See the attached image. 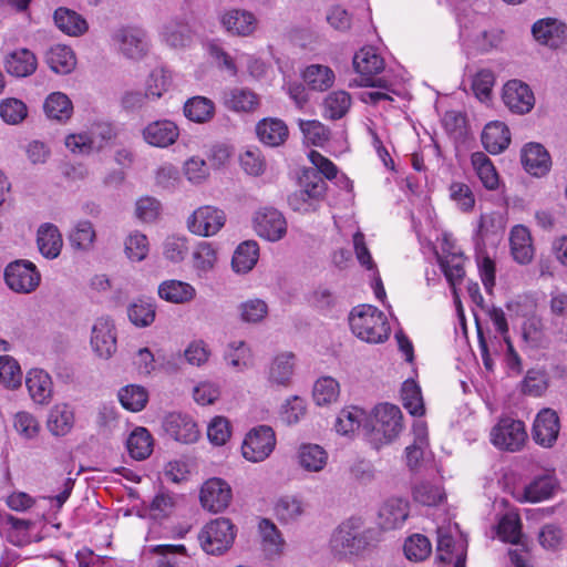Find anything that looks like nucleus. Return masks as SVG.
<instances>
[{
  "label": "nucleus",
  "instance_id": "f257e3e1",
  "mask_svg": "<svg viewBox=\"0 0 567 567\" xmlns=\"http://www.w3.org/2000/svg\"><path fill=\"white\" fill-rule=\"evenodd\" d=\"M349 324L355 337L368 343H382L390 336L384 313L371 305H359L349 315Z\"/></svg>",
  "mask_w": 567,
  "mask_h": 567
},
{
  "label": "nucleus",
  "instance_id": "f03ea898",
  "mask_svg": "<svg viewBox=\"0 0 567 567\" xmlns=\"http://www.w3.org/2000/svg\"><path fill=\"white\" fill-rule=\"evenodd\" d=\"M373 429L371 443L375 449L390 444L399 437L404 429L403 415L399 406L390 403H381L373 410Z\"/></svg>",
  "mask_w": 567,
  "mask_h": 567
},
{
  "label": "nucleus",
  "instance_id": "7ed1b4c3",
  "mask_svg": "<svg viewBox=\"0 0 567 567\" xmlns=\"http://www.w3.org/2000/svg\"><path fill=\"white\" fill-rule=\"evenodd\" d=\"M327 192V184L312 168H306L300 176V189L288 197V204L295 212H315Z\"/></svg>",
  "mask_w": 567,
  "mask_h": 567
},
{
  "label": "nucleus",
  "instance_id": "20e7f679",
  "mask_svg": "<svg viewBox=\"0 0 567 567\" xmlns=\"http://www.w3.org/2000/svg\"><path fill=\"white\" fill-rule=\"evenodd\" d=\"M235 536V525L228 518L218 517L203 526L197 539L206 554L219 556L233 546Z\"/></svg>",
  "mask_w": 567,
  "mask_h": 567
},
{
  "label": "nucleus",
  "instance_id": "39448f33",
  "mask_svg": "<svg viewBox=\"0 0 567 567\" xmlns=\"http://www.w3.org/2000/svg\"><path fill=\"white\" fill-rule=\"evenodd\" d=\"M112 137L113 131L111 126L95 124L87 131L68 134L64 137V145L75 156H89L102 151Z\"/></svg>",
  "mask_w": 567,
  "mask_h": 567
},
{
  "label": "nucleus",
  "instance_id": "423d86ee",
  "mask_svg": "<svg viewBox=\"0 0 567 567\" xmlns=\"http://www.w3.org/2000/svg\"><path fill=\"white\" fill-rule=\"evenodd\" d=\"M353 66L360 74L358 86H371L389 90V82L383 78H374L384 69V60L372 47L360 49L353 56Z\"/></svg>",
  "mask_w": 567,
  "mask_h": 567
},
{
  "label": "nucleus",
  "instance_id": "0eeeda50",
  "mask_svg": "<svg viewBox=\"0 0 567 567\" xmlns=\"http://www.w3.org/2000/svg\"><path fill=\"white\" fill-rule=\"evenodd\" d=\"M365 545L362 520L354 517L340 524L330 539L331 549L340 556L358 554Z\"/></svg>",
  "mask_w": 567,
  "mask_h": 567
},
{
  "label": "nucleus",
  "instance_id": "6e6552de",
  "mask_svg": "<svg viewBox=\"0 0 567 567\" xmlns=\"http://www.w3.org/2000/svg\"><path fill=\"white\" fill-rule=\"evenodd\" d=\"M489 437L498 450L518 452L524 447L528 436L523 421L503 417L492 427Z\"/></svg>",
  "mask_w": 567,
  "mask_h": 567
},
{
  "label": "nucleus",
  "instance_id": "1a4fd4ad",
  "mask_svg": "<svg viewBox=\"0 0 567 567\" xmlns=\"http://www.w3.org/2000/svg\"><path fill=\"white\" fill-rule=\"evenodd\" d=\"M227 221L226 213L214 205L197 207L186 220L188 231L198 237H213L217 235Z\"/></svg>",
  "mask_w": 567,
  "mask_h": 567
},
{
  "label": "nucleus",
  "instance_id": "9d476101",
  "mask_svg": "<svg viewBox=\"0 0 567 567\" xmlns=\"http://www.w3.org/2000/svg\"><path fill=\"white\" fill-rule=\"evenodd\" d=\"M276 446L274 430L267 425H259L250 430L241 445L243 456L252 463L265 461Z\"/></svg>",
  "mask_w": 567,
  "mask_h": 567
},
{
  "label": "nucleus",
  "instance_id": "9b49d317",
  "mask_svg": "<svg viewBox=\"0 0 567 567\" xmlns=\"http://www.w3.org/2000/svg\"><path fill=\"white\" fill-rule=\"evenodd\" d=\"M41 276L34 264L29 260H16L4 269L7 286L18 293H30L40 285Z\"/></svg>",
  "mask_w": 567,
  "mask_h": 567
},
{
  "label": "nucleus",
  "instance_id": "f8f14e48",
  "mask_svg": "<svg viewBox=\"0 0 567 567\" xmlns=\"http://www.w3.org/2000/svg\"><path fill=\"white\" fill-rule=\"evenodd\" d=\"M90 344L101 359H110L116 352V332L113 320L107 316L97 318L91 329Z\"/></svg>",
  "mask_w": 567,
  "mask_h": 567
},
{
  "label": "nucleus",
  "instance_id": "ddd939ff",
  "mask_svg": "<svg viewBox=\"0 0 567 567\" xmlns=\"http://www.w3.org/2000/svg\"><path fill=\"white\" fill-rule=\"evenodd\" d=\"M254 228L259 237L275 243L286 236L287 220L278 209L266 207L255 214Z\"/></svg>",
  "mask_w": 567,
  "mask_h": 567
},
{
  "label": "nucleus",
  "instance_id": "4468645a",
  "mask_svg": "<svg viewBox=\"0 0 567 567\" xmlns=\"http://www.w3.org/2000/svg\"><path fill=\"white\" fill-rule=\"evenodd\" d=\"M231 497L230 486L218 477L207 480L200 488V504L212 513L225 511L229 506Z\"/></svg>",
  "mask_w": 567,
  "mask_h": 567
},
{
  "label": "nucleus",
  "instance_id": "2eb2a0df",
  "mask_svg": "<svg viewBox=\"0 0 567 567\" xmlns=\"http://www.w3.org/2000/svg\"><path fill=\"white\" fill-rule=\"evenodd\" d=\"M112 40L117 50L128 59H141L147 51L146 34L138 28H121L113 33Z\"/></svg>",
  "mask_w": 567,
  "mask_h": 567
},
{
  "label": "nucleus",
  "instance_id": "dca6fc26",
  "mask_svg": "<svg viewBox=\"0 0 567 567\" xmlns=\"http://www.w3.org/2000/svg\"><path fill=\"white\" fill-rule=\"evenodd\" d=\"M559 429V417L556 411L544 408L534 420L532 429L533 440L543 447H551L558 439Z\"/></svg>",
  "mask_w": 567,
  "mask_h": 567
},
{
  "label": "nucleus",
  "instance_id": "f3484780",
  "mask_svg": "<svg viewBox=\"0 0 567 567\" xmlns=\"http://www.w3.org/2000/svg\"><path fill=\"white\" fill-rule=\"evenodd\" d=\"M502 99L506 107L516 114L529 113L535 105L534 93L519 80H511L504 85Z\"/></svg>",
  "mask_w": 567,
  "mask_h": 567
},
{
  "label": "nucleus",
  "instance_id": "a211bd4d",
  "mask_svg": "<svg viewBox=\"0 0 567 567\" xmlns=\"http://www.w3.org/2000/svg\"><path fill=\"white\" fill-rule=\"evenodd\" d=\"M410 514V504L401 497L388 498L379 508L377 523L383 530L401 528Z\"/></svg>",
  "mask_w": 567,
  "mask_h": 567
},
{
  "label": "nucleus",
  "instance_id": "6ab92c4d",
  "mask_svg": "<svg viewBox=\"0 0 567 567\" xmlns=\"http://www.w3.org/2000/svg\"><path fill=\"white\" fill-rule=\"evenodd\" d=\"M144 141L154 146L165 148L173 145L178 136V126L169 120H158L151 122L143 128Z\"/></svg>",
  "mask_w": 567,
  "mask_h": 567
},
{
  "label": "nucleus",
  "instance_id": "aec40b11",
  "mask_svg": "<svg viewBox=\"0 0 567 567\" xmlns=\"http://www.w3.org/2000/svg\"><path fill=\"white\" fill-rule=\"evenodd\" d=\"M534 38L542 44L558 48L567 41V25L557 19L538 20L532 28Z\"/></svg>",
  "mask_w": 567,
  "mask_h": 567
},
{
  "label": "nucleus",
  "instance_id": "412c9836",
  "mask_svg": "<svg viewBox=\"0 0 567 567\" xmlns=\"http://www.w3.org/2000/svg\"><path fill=\"white\" fill-rule=\"evenodd\" d=\"M164 429L175 441L186 444L196 442L199 436L196 423L186 414H168L164 420Z\"/></svg>",
  "mask_w": 567,
  "mask_h": 567
},
{
  "label": "nucleus",
  "instance_id": "4be33fe9",
  "mask_svg": "<svg viewBox=\"0 0 567 567\" xmlns=\"http://www.w3.org/2000/svg\"><path fill=\"white\" fill-rule=\"evenodd\" d=\"M295 373V357L284 352L276 355L266 370L267 381L270 386L287 388L290 385Z\"/></svg>",
  "mask_w": 567,
  "mask_h": 567
},
{
  "label": "nucleus",
  "instance_id": "5701e85b",
  "mask_svg": "<svg viewBox=\"0 0 567 567\" xmlns=\"http://www.w3.org/2000/svg\"><path fill=\"white\" fill-rule=\"evenodd\" d=\"M558 488V481L554 473H545L535 477L517 496L519 502L537 503L550 498Z\"/></svg>",
  "mask_w": 567,
  "mask_h": 567
},
{
  "label": "nucleus",
  "instance_id": "b1692460",
  "mask_svg": "<svg viewBox=\"0 0 567 567\" xmlns=\"http://www.w3.org/2000/svg\"><path fill=\"white\" fill-rule=\"evenodd\" d=\"M511 254L520 265L529 264L535 254L529 229L524 225H516L509 233Z\"/></svg>",
  "mask_w": 567,
  "mask_h": 567
},
{
  "label": "nucleus",
  "instance_id": "393cba45",
  "mask_svg": "<svg viewBox=\"0 0 567 567\" xmlns=\"http://www.w3.org/2000/svg\"><path fill=\"white\" fill-rule=\"evenodd\" d=\"M75 423V413L73 406L68 403H56L49 412L47 426L54 436H64L69 434Z\"/></svg>",
  "mask_w": 567,
  "mask_h": 567
},
{
  "label": "nucleus",
  "instance_id": "a878e982",
  "mask_svg": "<svg viewBox=\"0 0 567 567\" xmlns=\"http://www.w3.org/2000/svg\"><path fill=\"white\" fill-rule=\"evenodd\" d=\"M6 71L16 78H27L33 74L38 66V60L33 52L28 49H18L4 58Z\"/></svg>",
  "mask_w": 567,
  "mask_h": 567
},
{
  "label": "nucleus",
  "instance_id": "bb28decb",
  "mask_svg": "<svg viewBox=\"0 0 567 567\" xmlns=\"http://www.w3.org/2000/svg\"><path fill=\"white\" fill-rule=\"evenodd\" d=\"M221 24L231 34L248 37L257 28V18L249 11L233 9L223 14Z\"/></svg>",
  "mask_w": 567,
  "mask_h": 567
},
{
  "label": "nucleus",
  "instance_id": "cd10ccee",
  "mask_svg": "<svg viewBox=\"0 0 567 567\" xmlns=\"http://www.w3.org/2000/svg\"><path fill=\"white\" fill-rule=\"evenodd\" d=\"M522 164L534 176L545 175L550 167V157L543 145L529 143L522 150Z\"/></svg>",
  "mask_w": 567,
  "mask_h": 567
},
{
  "label": "nucleus",
  "instance_id": "c85d7f7f",
  "mask_svg": "<svg viewBox=\"0 0 567 567\" xmlns=\"http://www.w3.org/2000/svg\"><path fill=\"white\" fill-rule=\"evenodd\" d=\"M256 133L261 143L276 147L286 142L289 131L282 120L267 117L258 122Z\"/></svg>",
  "mask_w": 567,
  "mask_h": 567
},
{
  "label": "nucleus",
  "instance_id": "c756f323",
  "mask_svg": "<svg viewBox=\"0 0 567 567\" xmlns=\"http://www.w3.org/2000/svg\"><path fill=\"white\" fill-rule=\"evenodd\" d=\"M482 143L488 153H502L511 143L508 127L499 121L486 124L482 132Z\"/></svg>",
  "mask_w": 567,
  "mask_h": 567
},
{
  "label": "nucleus",
  "instance_id": "7c9ffc66",
  "mask_svg": "<svg viewBox=\"0 0 567 567\" xmlns=\"http://www.w3.org/2000/svg\"><path fill=\"white\" fill-rule=\"evenodd\" d=\"M37 244L41 255L48 259L56 258L63 247L59 228L53 224H43L38 229Z\"/></svg>",
  "mask_w": 567,
  "mask_h": 567
},
{
  "label": "nucleus",
  "instance_id": "2f4dec72",
  "mask_svg": "<svg viewBox=\"0 0 567 567\" xmlns=\"http://www.w3.org/2000/svg\"><path fill=\"white\" fill-rule=\"evenodd\" d=\"M306 503L295 495L281 496L274 506L276 518L285 525L299 520L306 514Z\"/></svg>",
  "mask_w": 567,
  "mask_h": 567
},
{
  "label": "nucleus",
  "instance_id": "473e14b6",
  "mask_svg": "<svg viewBox=\"0 0 567 567\" xmlns=\"http://www.w3.org/2000/svg\"><path fill=\"white\" fill-rule=\"evenodd\" d=\"M31 399L38 404H45L52 395V381L50 375L43 370L32 369L25 378Z\"/></svg>",
  "mask_w": 567,
  "mask_h": 567
},
{
  "label": "nucleus",
  "instance_id": "72a5a7b5",
  "mask_svg": "<svg viewBox=\"0 0 567 567\" xmlns=\"http://www.w3.org/2000/svg\"><path fill=\"white\" fill-rule=\"evenodd\" d=\"M161 37L171 48L181 49L192 43L193 31L186 22L172 19L163 25Z\"/></svg>",
  "mask_w": 567,
  "mask_h": 567
},
{
  "label": "nucleus",
  "instance_id": "f704fd0d",
  "mask_svg": "<svg viewBox=\"0 0 567 567\" xmlns=\"http://www.w3.org/2000/svg\"><path fill=\"white\" fill-rule=\"evenodd\" d=\"M68 240L70 246L76 251H90L96 240V230L92 221L80 219L71 228Z\"/></svg>",
  "mask_w": 567,
  "mask_h": 567
},
{
  "label": "nucleus",
  "instance_id": "c9c22d12",
  "mask_svg": "<svg viewBox=\"0 0 567 567\" xmlns=\"http://www.w3.org/2000/svg\"><path fill=\"white\" fill-rule=\"evenodd\" d=\"M158 296L172 303H187L196 297V289L188 282L171 279L158 286Z\"/></svg>",
  "mask_w": 567,
  "mask_h": 567
},
{
  "label": "nucleus",
  "instance_id": "e433bc0d",
  "mask_svg": "<svg viewBox=\"0 0 567 567\" xmlns=\"http://www.w3.org/2000/svg\"><path fill=\"white\" fill-rule=\"evenodd\" d=\"M258 530L265 553L270 557L280 556L284 553L286 542L275 523L268 518H262L258 524Z\"/></svg>",
  "mask_w": 567,
  "mask_h": 567
},
{
  "label": "nucleus",
  "instance_id": "4c0bfd02",
  "mask_svg": "<svg viewBox=\"0 0 567 567\" xmlns=\"http://www.w3.org/2000/svg\"><path fill=\"white\" fill-rule=\"evenodd\" d=\"M45 61L49 68L58 74H69L76 65V59L72 49L61 44L49 49Z\"/></svg>",
  "mask_w": 567,
  "mask_h": 567
},
{
  "label": "nucleus",
  "instance_id": "58836bf2",
  "mask_svg": "<svg viewBox=\"0 0 567 567\" xmlns=\"http://www.w3.org/2000/svg\"><path fill=\"white\" fill-rule=\"evenodd\" d=\"M258 257V244L255 240H246L236 248L231 259V267L237 274H247L255 267Z\"/></svg>",
  "mask_w": 567,
  "mask_h": 567
},
{
  "label": "nucleus",
  "instance_id": "ea45409f",
  "mask_svg": "<svg viewBox=\"0 0 567 567\" xmlns=\"http://www.w3.org/2000/svg\"><path fill=\"white\" fill-rule=\"evenodd\" d=\"M224 103L235 112H254L259 106V97L249 89L235 87L225 94Z\"/></svg>",
  "mask_w": 567,
  "mask_h": 567
},
{
  "label": "nucleus",
  "instance_id": "a19ab883",
  "mask_svg": "<svg viewBox=\"0 0 567 567\" xmlns=\"http://www.w3.org/2000/svg\"><path fill=\"white\" fill-rule=\"evenodd\" d=\"M298 462L307 472H321L328 463V453L318 444H302L298 451Z\"/></svg>",
  "mask_w": 567,
  "mask_h": 567
},
{
  "label": "nucleus",
  "instance_id": "79ce46f5",
  "mask_svg": "<svg viewBox=\"0 0 567 567\" xmlns=\"http://www.w3.org/2000/svg\"><path fill=\"white\" fill-rule=\"evenodd\" d=\"M226 364L233 370L243 372L254 365V355L244 341H233L227 346L224 354Z\"/></svg>",
  "mask_w": 567,
  "mask_h": 567
},
{
  "label": "nucleus",
  "instance_id": "37998d69",
  "mask_svg": "<svg viewBox=\"0 0 567 567\" xmlns=\"http://www.w3.org/2000/svg\"><path fill=\"white\" fill-rule=\"evenodd\" d=\"M302 79L311 90L322 92L333 85L336 75L327 65L311 64L303 70Z\"/></svg>",
  "mask_w": 567,
  "mask_h": 567
},
{
  "label": "nucleus",
  "instance_id": "c03bdc74",
  "mask_svg": "<svg viewBox=\"0 0 567 567\" xmlns=\"http://www.w3.org/2000/svg\"><path fill=\"white\" fill-rule=\"evenodd\" d=\"M53 19L62 32L72 37L81 35L87 30L86 21L79 13L66 8L56 9Z\"/></svg>",
  "mask_w": 567,
  "mask_h": 567
},
{
  "label": "nucleus",
  "instance_id": "a18cd8bd",
  "mask_svg": "<svg viewBox=\"0 0 567 567\" xmlns=\"http://www.w3.org/2000/svg\"><path fill=\"white\" fill-rule=\"evenodd\" d=\"M471 163L485 188L494 190L498 187V174L487 155L483 152H475L471 156Z\"/></svg>",
  "mask_w": 567,
  "mask_h": 567
},
{
  "label": "nucleus",
  "instance_id": "49530a36",
  "mask_svg": "<svg viewBox=\"0 0 567 567\" xmlns=\"http://www.w3.org/2000/svg\"><path fill=\"white\" fill-rule=\"evenodd\" d=\"M185 116L195 123H206L215 115V104L205 96H194L184 105Z\"/></svg>",
  "mask_w": 567,
  "mask_h": 567
},
{
  "label": "nucleus",
  "instance_id": "de8ad7c7",
  "mask_svg": "<svg viewBox=\"0 0 567 567\" xmlns=\"http://www.w3.org/2000/svg\"><path fill=\"white\" fill-rule=\"evenodd\" d=\"M44 112L49 118L59 122L68 121L73 113L71 100L61 92L51 93L43 105Z\"/></svg>",
  "mask_w": 567,
  "mask_h": 567
},
{
  "label": "nucleus",
  "instance_id": "09e8293b",
  "mask_svg": "<svg viewBox=\"0 0 567 567\" xmlns=\"http://www.w3.org/2000/svg\"><path fill=\"white\" fill-rule=\"evenodd\" d=\"M130 455L135 460H145L153 451V439L144 427L135 429L126 441Z\"/></svg>",
  "mask_w": 567,
  "mask_h": 567
},
{
  "label": "nucleus",
  "instance_id": "8fccbe9b",
  "mask_svg": "<svg viewBox=\"0 0 567 567\" xmlns=\"http://www.w3.org/2000/svg\"><path fill=\"white\" fill-rule=\"evenodd\" d=\"M351 106V96L346 91H333L323 100V116L330 120L342 118Z\"/></svg>",
  "mask_w": 567,
  "mask_h": 567
},
{
  "label": "nucleus",
  "instance_id": "3c124183",
  "mask_svg": "<svg viewBox=\"0 0 567 567\" xmlns=\"http://www.w3.org/2000/svg\"><path fill=\"white\" fill-rule=\"evenodd\" d=\"M117 396L122 406L132 412L142 411L148 402L147 390L138 384H128L121 388Z\"/></svg>",
  "mask_w": 567,
  "mask_h": 567
},
{
  "label": "nucleus",
  "instance_id": "603ef678",
  "mask_svg": "<svg viewBox=\"0 0 567 567\" xmlns=\"http://www.w3.org/2000/svg\"><path fill=\"white\" fill-rule=\"evenodd\" d=\"M365 413L358 406H349L339 412L334 427L336 431L344 436H350L359 430Z\"/></svg>",
  "mask_w": 567,
  "mask_h": 567
},
{
  "label": "nucleus",
  "instance_id": "864d4df0",
  "mask_svg": "<svg viewBox=\"0 0 567 567\" xmlns=\"http://www.w3.org/2000/svg\"><path fill=\"white\" fill-rule=\"evenodd\" d=\"M340 394V385L331 377H323L316 381L312 396L317 405H330L337 402Z\"/></svg>",
  "mask_w": 567,
  "mask_h": 567
},
{
  "label": "nucleus",
  "instance_id": "5fc2aeb1",
  "mask_svg": "<svg viewBox=\"0 0 567 567\" xmlns=\"http://www.w3.org/2000/svg\"><path fill=\"white\" fill-rule=\"evenodd\" d=\"M401 398L403 406L410 412V414L417 416L424 414V404L421 389L414 380L409 379L403 382L401 389Z\"/></svg>",
  "mask_w": 567,
  "mask_h": 567
},
{
  "label": "nucleus",
  "instance_id": "6e6d98bb",
  "mask_svg": "<svg viewBox=\"0 0 567 567\" xmlns=\"http://www.w3.org/2000/svg\"><path fill=\"white\" fill-rule=\"evenodd\" d=\"M461 544L467 549L465 539L461 537L455 539L446 528L440 527L437 529V551L442 561L452 563L453 558L457 556V547Z\"/></svg>",
  "mask_w": 567,
  "mask_h": 567
},
{
  "label": "nucleus",
  "instance_id": "4d7b16f0",
  "mask_svg": "<svg viewBox=\"0 0 567 567\" xmlns=\"http://www.w3.org/2000/svg\"><path fill=\"white\" fill-rule=\"evenodd\" d=\"M172 85V75L171 73L163 69L156 68L154 69L145 84V96L151 99H159Z\"/></svg>",
  "mask_w": 567,
  "mask_h": 567
},
{
  "label": "nucleus",
  "instance_id": "13d9d810",
  "mask_svg": "<svg viewBox=\"0 0 567 567\" xmlns=\"http://www.w3.org/2000/svg\"><path fill=\"white\" fill-rule=\"evenodd\" d=\"M28 116L27 105L19 99L8 97L0 102V118L9 125H18Z\"/></svg>",
  "mask_w": 567,
  "mask_h": 567
},
{
  "label": "nucleus",
  "instance_id": "bf43d9fd",
  "mask_svg": "<svg viewBox=\"0 0 567 567\" xmlns=\"http://www.w3.org/2000/svg\"><path fill=\"white\" fill-rule=\"evenodd\" d=\"M22 382V371L16 359L0 355V383L8 389H17Z\"/></svg>",
  "mask_w": 567,
  "mask_h": 567
},
{
  "label": "nucleus",
  "instance_id": "052dcab7",
  "mask_svg": "<svg viewBox=\"0 0 567 567\" xmlns=\"http://www.w3.org/2000/svg\"><path fill=\"white\" fill-rule=\"evenodd\" d=\"M216 261V250L210 243L202 241L193 251V267L199 275L210 271Z\"/></svg>",
  "mask_w": 567,
  "mask_h": 567
},
{
  "label": "nucleus",
  "instance_id": "680f3d73",
  "mask_svg": "<svg viewBox=\"0 0 567 567\" xmlns=\"http://www.w3.org/2000/svg\"><path fill=\"white\" fill-rule=\"evenodd\" d=\"M240 320L247 323H259L268 315V305L259 298L248 299L238 306Z\"/></svg>",
  "mask_w": 567,
  "mask_h": 567
},
{
  "label": "nucleus",
  "instance_id": "e2e57ef3",
  "mask_svg": "<svg viewBox=\"0 0 567 567\" xmlns=\"http://www.w3.org/2000/svg\"><path fill=\"white\" fill-rule=\"evenodd\" d=\"M497 535L503 542L518 544L523 539L518 515L515 513L505 514L497 525Z\"/></svg>",
  "mask_w": 567,
  "mask_h": 567
},
{
  "label": "nucleus",
  "instance_id": "0e129e2a",
  "mask_svg": "<svg viewBox=\"0 0 567 567\" xmlns=\"http://www.w3.org/2000/svg\"><path fill=\"white\" fill-rule=\"evenodd\" d=\"M130 321L136 327H147L155 320V307L145 300L138 299L127 308Z\"/></svg>",
  "mask_w": 567,
  "mask_h": 567
},
{
  "label": "nucleus",
  "instance_id": "69168bd1",
  "mask_svg": "<svg viewBox=\"0 0 567 567\" xmlns=\"http://www.w3.org/2000/svg\"><path fill=\"white\" fill-rule=\"evenodd\" d=\"M440 265L451 286L455 287L463 279L465 270L464 259L461 252L440 257Z\"/></svg>",
  "mask_w": 567,
  "mask_h": 567
},
{
  "label": "nucleus",
  "instance_id": "338daca9",
  "mask_svg": "<svg viewBox=\"0 0 567 567\" xmlns=\"http://www.w3.org/2000/svg\"><path fill=\"white\" fill-rule=\"evenodd\" d=\"M178 497L169 492L161 491L153 498L150 513L155 519H162L172 515L177 506Z\"/></svg>",
  "mask_w": 567,
  "mask_h": 567
},
{
  "label": "nucleus",
  "instance_id": "774afa93",
  "mask_svg": "<svg viewBox=\"0 0 567 567\" xmlns=\"http://www.w3.org/2000/svg\"><path fill=\"white\" fill-rule=\"evenodd\" d=\"M299 128L307 143L315 146H322L329 140V130L317 120H299Z\"/></svg>",
  "mask_w": 567,
  "mask_h": 567
}]
</instances>
